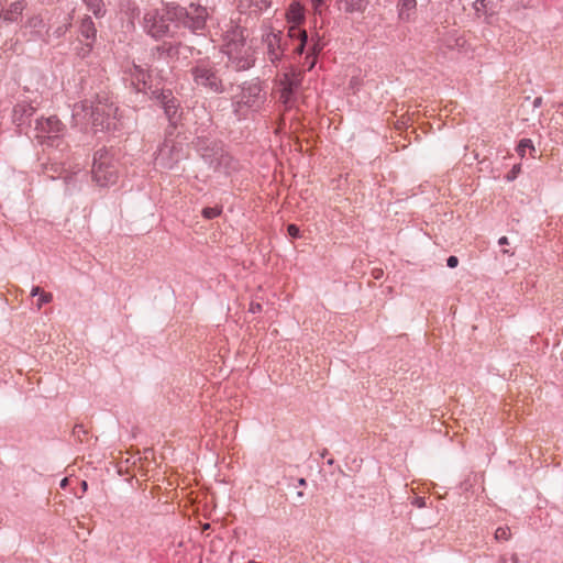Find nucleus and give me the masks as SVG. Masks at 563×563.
<instances>
[{
  "label": "nucleus",
  "instance_id": "8fccbe9b",
  "mask_svg": "<svg viewBox=\"0 0 563 563\" xmlns=\"http://www.w3.org/2000/svg\"><path fill=\"white\" fill-rule=\"evenodd\" d=\"M327 464H328V465H333V464H334V460H333V459H329V460L327 461Z\"/></svg>",
  "mask_w": 563,
  "mask_h": 563
},
{
  "label": "nucleus",
  "instance_id": "dca6fc26",
  "mask_svg": "<svg viewBox=\"0 0 563 563\" xmlns=\"http://www.w3.org/2000/svg\"><path fill=\"white\" fill-rule=\"evenodd\" d=\"M288 33L291 38L298 40V44L294 48V53H296L298 55H302L306 52V48H307V45L309 42L307 31L299 27L298 25H295L289 29Z\"/></svg>",
  "mask_w": 563,
  "mask_h": 563
},
{
  "label": "nucleus",
  "instance_id": "de8ad7c7",
  "mask_svg": "<svg viewBox=\"0 0 563 563\" xmlns=\"http://www.w3.org/2000/svg\"><path fill=\"white\" fill-rule=\"evenodd\" d=\"M501 252H503V254L514 255V253H512V252H510V251H509V250H507V249H504Z\"/></svg>",
  "mask_w": 563,
  "mask_h": 563
},
{
  "label": "nucleus",
  "instance_id": "603ef678",
  "mask_svg": "<svg viewBox=\"0 0 563 563\" xmlns=\"http://www.w3.org/2000/svg\"><path fill=\"white\" fill-rule=\"evenodd\" d=\"M328 454V450L324 449L322 452H321V456L324 457L325 455Z\"/></svg>",
  "mask_w": 563,
  "mask_h": 563
},
{
  "label": "nucleus",
  "instance_id": "cd10ccee",
  "mask_svg": "<svg viewBox=\"0 0 563 563\" xmlns=\"http://www.w3.org/2000/svg\"><path fill=\"white\" fill-rule=\"evenodd\" d=\"M235 99L236 100H233V102H232L233 114L235 115V118L238 120L245 119L246 118L245 109H247L246 104L242 103V101L239 100L238 98H235Z\"/></svg>",
  "mask_w": 563,
  "mask_h": 563
},
{
  "label": "nucleus",
  "instance_id": "412c9836",
  "mask_svg": "<svg viewBox=\"0 0 563 563\" xmlns=\"http://www.w3.org/2000/svg\"><path fill=\"white\" fill-rule=\"evenodd\" d=\"M147 90L150 99L157 101L161 106L173 93L170 89H159L157 87H153V85H150Z\"/></svg>",
  "mask_w": 563,
  "mask_h": 563
},
{
  "label": "nucleus",
  "instance_id": "c03bdc74",
  "mask_svg": "<svg viewBox=\"0 0 563 563\" xmlns=\"http://www.w3.org/2000/svg\"><path fill=\"white\" fill-rule=\"evenodd\" d=\"M498 244L504 246V245H508L509 244V241H508V238L507 236H501L499 240H498Z\"/></svg>",
  "mask_w": 563,
  "mask_h": 563
},
{
  "label": "nucleus",
  "instance_id": "1a4fd4ad",
  "mask_svg": "<svg viewBox=\"0 0 563 563\" xmlns=\"http://www.w3.org/2000/svg\"><path fill=\"white\" fill-rule=\"evenodd\" d=\"M198 151L203 162L213 170H220L223 162L232 161V156L225 153L216 142H211L210 144L199 142Z\"/></svg>",
  "mask_w": 563,
  "mask_h": 563
},
{
  "label": "nucleus",
  "instance_id": "72a5a7b5",
  "mask_svg": "<svg viewBox=\"0 0 563 563\" xmlns=\"http://www.w3.org/2000/svg\"><path fill=\"white\" fill-rule=\"evenodd\" d=\"M287 233L291 239H299L301 236L300 228L295 223L287 225Z\"/></svg>",
  "mask_w": 563,
  "mask_h": 563
},
{
  "label": "nucleus",
  "instance_id": "ddd939ff",
  "mask_svg": "<svg viewBox=\"0 0 563 563\" xmlns=\"http://www.w3.org/2000/svg\"><path fill=\"white\" fill-rule=\"evenodd\" d=\"M36 109L29 102H19L13 107L12 121L22 131L23 125H31Z\"/></svg>",
  "mask_w": 563,
  "mask_h": 563
},
{
  "label": "nucleus",
  "instance_id": "423d86ee",
  "mask_svg": "<svg viewBox=\"0 0 563 563\" xmlns=\"http://www.w3.org/2000/svg\"><path fill=\"white\" fill-rule=\"evenodd\" d=\"M166 15L167 3L164 5L162 12L157 9L145 12L142 21L144 31L155 40L170 35L169 23L172 22Z\"/></svg>",
  "mask_w": 563,
  "mask_h": 563
},
{
  "label": "nucleus",
  "instance_id": "7ed1b4c3",
  "mask_svg": "<svg viewBox=\"0 0 563 563\" xmlns=\"http://www.w3.org/2000/svg\"><path fill=\"white\" fill-rule=\"evenodd\" d=\"M190 74L194 82L209 92L221 95L228 91L219 75V69L209 58L198 59L191 67Z\"/></svg>",
  "mask_w": 563,
  "mask_h": 563
},
{
  "label": "nucleus",
  "instance_id": "c85d7f7f",
  "mask_svg": "<svg viewBox=\"0 0 563 563\" xmlns=\"http://www.w3.org/2000/svg\"><path fill=\"white\" fill-rule=\"evenodd\" d=\"M222 213V207L216 206V207H205L201 210V214L207 220H212L217 217H219Z\"/></svg>",
  "mask_w": 563,
  "mask_h": 563
},
{
  "label": "nucleus",
  "instance_id": "f03ea898",
  "mask_svg": "<svg viewBox=\"0 0 563 563\" xmlns=\"http://www.w3.org/2000/svg\"><path fill=\"white\" fill-rule=\"evenodd\" d=\"M119 168L120 163L114 147L102 146L93 153L91 175L98 186L114 185L119 179Z\"/></svg>",
  "mask_w": 563,
  "mask_h": 563
},
{
  "label": "nucleus",
  "instance_id": "473e14b6",
  "mask_svg": "<svg viewBox=\"0 0 563 563\" xmlns=\"http://www.w3.org/2000/svg\"><path fill=\"white\" fill-rule=\"evenodd\" d=\"M52 300H53V295L51 292H45V291L41 292V295L37 299V302H36L37 309L40 310L43 307V305L48 303Z\"/></svg>",
  "mask_w": 563,
  "mask_h": 563
},
{
  "label": "nucleus",
  "instance_id": "20e7f679",
  "mask_svg": "<svg viewBox=\"0 0 563 563\" xmlns=\"http://www.w3.org/2000/svg\"><path fill=\"white\" fill-rule=\"evenodd\" d=\"M64 123L56 117L38 118L35 120V135L34 137L42 144L48 147L60 148L64 144L62 136L65 131Z\"/></svg>",
  "mask_w": 563,
  "mask_h": 563
},
{
  "label": "nucleus",
  "instance_id": "f3484780",
  "mask_svg": "<svg viewBox=\"0 0 563 563\" xmlns=\"http://www.w3.org/2000/svg\"><path fill=\"white\" fill-rule=\"evenodd\" d=\"M368 3L369 0H340V8L346 13H363Z\"/></svg>",
  "mask_w": 563,
  "mask_h": 563
},
{
  "label": "nucleus",
  "instance_id": "6e6552de",
  "mask_svg": "<svg viewBox=\"0 0 563 563\" xmlns=\"http://www.w3.org/2000/svg\"><path fill=\"white\" fill-rule=\"evenodd\" d=\"M239 89L241 91L234 98L246 104L247 109L256 110L266 100V95L263 92L262 85L257 78L244 81L239 86Z\"/></svg>",
  "mask_w": 563,
  "mask_h": 563
},
{
  "label": "nucleus",
  "instance_id": "f704fd0d",
  "mask_svg": "<svg viewBox=\"0 0 563 563\" xmlns=\"http://www.w3.org/2000/svg\"><path fill=\"white\" fill-rule=\"evenodd\" d=\"M520 172H521L520 164L514 165L512 168L509 170V173L506 175V179L508 181L515 180L518 177V175L520 174Z\"/></svg>",
  "mask_w": 563,
  "mask_h": 563
},
{
  "label": "nucleus",
  "instance_id": "a19ab883",
  "mask_svg": "<svg viewBox=\"0 0 563 563\" xmlns=\"http://www.w3.org/2000/svg\"><path fill=\"white\" fill-rule=\"evenodd\" d=\"M221 168H223L227 173L229 172V169H234V159L232 158L231 162H223Z\"/></svg>",
  "mask_w": 563,
  "mask_h": 563
},
{
  "label": "nucleus",
  "instance_id": "aec40b11",
  "mask_svg": "<svg viewBox=\"0 0 563 563\" xmlns=\"http://www.w3.org/2000/svg\"><path fill=\"white\" fill-rule=\"evenodd\" d=\"M323 43L321 42L319 35L317 34L311 38V45L308 49L307 58L310 59L308 70L312 69L317 62L318 54L322 51Z\"/></svg>",
  "mask_w": 563,
  "mask_h": 563
},
{
  "label": "nucleus",
  "instance_id": "a18cd8bd",
  "mask_svg": "<svg viewBox=\"0 0 563 563\" xmlns=\"http://www.w3.org/2000/svg\"><path fill=\"white\" fill-rule=\"evenodd\" d=\"M174 130L173 128H169V125L167 126V130H166V139H168L169 135H172L174 133Z\"/></svg>",
  "mask_w": 563,
  "mask_h": 563
},
{
  "label": "nucleus",
  "instance_id": "2eb2a0df",
  "mask_svg": "<svg viewBox=\"0 0 563 563\" xmlns=\"http://www.w3.org/2000/svg\"><path fill=\"white\" fill-rule=\"evenodd\" d=\"M79 32L82 37H85L87 41H89L86 44V46H87V52H90L93 47V43L97 37V29H96V25L90 16L86 15L81 20V23L79 26Z\"/></svg>",
  "mask_w": 563,
  "mask_h": 563
},
{
  "label": "nucleus",
  "instance_id": "c756f323",
  "mask_svg": "<svg viewBox=\"0 0 563 563\" xmlns=\"http://www.w3.org/2000/svg\"><path fill=\"white\" fill-rule=\"evenodd\" d=\"M87 434H88V430L85 428L84 424H81V423L75 424V427L73 429V435L79 442H84L86 440V438H87Z\"/></svg>",
  "mask_w": 563,
  "mask_h": 563
},
{
  "label": "nucleus",
  "instance_id": "f257e3e1",
  "mask_svg": "<svg viewBox=\"0 0 563 563\" xmlns=\"http://www.w3.org/2000/svg\"><path fill=\"white\" fill-rule=\"evenodd\" d=\"M167 19L176 27H184L192 34L201 35L207 30V21L210 16L208 8L191 2L188 7L177 3H167Z\"/></svg>",
  "mask_w": 563,
  "mask_h": 563
},
{
  "label": "nucleus",
  "instance_id": "9d476101",
  "mask_svg": "<svg viewBox=\"0 0 563 563\" xmlns=\"http://www.w3.org/2000/svg\"><path fill=\"white\" fill-rule=\"evenodd\" d=\"M183 157L181 144H176L169 139H165L158 147L155 162L164 168L172 169Z\"/></svg>",
  "mask_w": 563,
  "mask_h": 563
},
{
  "label": "nucleus",
  "instance_id": "58836bf2",
  "mask_svg": "<svg viewBox=\"0 0 563 563\" xmlns=\"http://www.w3.org/2000/svg\"><path fill=\"white\" fill-rule=\"evenodd\" d=\"M131 86L133 87L136 93L143 92L147 93L148 90H142V84L136 82L134 79L131 80Z\"/></svg>",
  "mask_w": 563,
  "mask_h": 563
},
{
  "label": "nucleus",
  "instance_id": "37998d69",
  "mask_svg": "<svg viewBox=\"0 0 563 563\" xmlns=\"http://www.w3.org/2000/svg\"><path fill=\"white\" fill-rule=\"evenodd\" d=\"M541 104H542V98L541 97H537V98L533 99V101H532L533 108H539V107H541Z\"/></svg>",
  "mask_w": 563,
  "mask_h": 563
},
{
  "label": "nucleus",
  "instance_id": "a878e982",
  "mask_svg": "<svg viewBox=\"0 0 563 563\" xmlns=\"http://www.w3.org/2000/svg\"><path fill=\"white\" fill-rule=\"evenodd\" d=\"M527 150H529L530 154L533 156V153L536 152V147H534L532 141L530 139H521L516 146V152L518 153V155L520 157L523 158L526 156Z\"/></svg>",
  "mask_w": 563,
  "mask_h": 563
},
{
  "label": "nucleus",
  "instance_id": "2f4dec72",
  "mask_svg": "<svg viewBox=\"0 0 563 563\" xmlns=\"http://www.w3.org/2000/svg\"><path fill=\"white\" fill-rule=\"evenodd\" d=\"M71 15H68L67 18V22L57 26L54 31H53V35L57 38L64 36L66 34V32L68 31L69 26L71 25Z\"/></svg>",
  "mask_w": 563,
  "mask_h": 563
},
{
  "label": "nucleus",
  "instance_id": "6ab92c4d",
  "mask_svg": "<svg viewBox=\"0 0 563 563\" xmlns=\"http://www.w3.org/2000/svg\"><path fill=\"white\" fill-rule=\"evenodd\" d=\"M272 5V0H239L240 9H250L255 13H261L262 11L268 9Z\"/></svg>",
  "mask_w": 563,
  "mask_h": 563
},
{
  "label": "nucleus",
  "instance_id": "49530a36",
  "mask_svg": "<svg viewBox=\"0 0 563 563\" xmlns=\"http://www.w3.org/2000/svg\"><path fill=\"white\" fill-rule=\"evenodd\" d=\"M298 485L299 486H306L307 485V481L305 478H298Z\"/></svg>",
  "mask_w": 563,
  "mask_h": 563
},
{
  "label": "nucleus",
  "instance_id": "bb28decb",
  "mask_svg": "<svg viewBox=\"0 0 563 563\" xmlns=\"http://www.w3.org/2000/svg\"><path fill=\"white\" fill-rule=\"evenodd\" d=\"M277 42L276 35H274L273 40H269L268 42V57L271 62L275 63L276 60H279L282 57V52L279 47H275V43Z\"/></svg>",
  "mask_w": 563,
  "mask_h": 563
},
{
  "label": "nucleus",
  "instance_id": "f8f14e48",
  "mask_svg": "<svg viewBox=\"0 0 563 563\" xmlns=\"http://www.w3.org/2000/svg\"><path fill=\"white\" fill-rule=\"evenodd\" d=\"M302 74L301 71L291 68L289 71H286L280 79L282 86V98L285 102H289L291 98L296 95L299 87L301 86Z\"/></svg>",
  "mask_w": 563,
  "mask_h": 563
},
{
  "label": "nucleus",
  "instance_id": "4be33fe9",
  "mask_svg": "<svg viewBox=\"0 0 563 563\" xmlns=\"http://www.w3.org/2000/svg\"><path fill=\"white\" fill-rule=\"evenodd\" d=\"M132 79L136 82L142 84V90H147L148 86L152 85L148 80L151 79V75L143 69L141 66H134V73L132 74Z\"/></svg>",
  "mask_w": 563,
  "mask_h": 563
},
{
  "label": "nucleus",
  "instance_id": "c9c22d12",
  "mask_svg": "<svg viewBox=\"0 0 563 563\" xmlns=\"http://www.w3.org/2000/svg\"><path fill=\"white\" fill-rule=\"evenodd\" d=\"M488 0H476L474 3V9L477 13L484 12L486 13Z\"/></svg>",
  "mask_w": 563,
  "mask_h": 563
},
{
  "label": "nucleus",
  "instance_id": "0eeeda50",
  "mask_svg": "<svg viewBox=\"0 0 563 563\" xmlns=\"http://www.w3.org/2000/svg\"><path fill=\"white\" fill-rule=\"evenodd\" d=\"M82 109L90 110L89 115L92 123V126L96 131H107L110 132L115 130L117 123L114 118L112 117V107L108 104H102L100 101L97 103L87 104V101L82 104Z\"/></svg>",
  "mask_w": 563,
  "mask_h": 563
},
{
  "label": "nucleus",
  "instance_id": "4468645a",
  "mask_svg": "<svg viewBox=\"0 0 563 563\" xmlns=\"http://www.w3.org/2000/svg\"><path fill=\"white\" fill-rule=\"evenodd\" d=\"M164 110V114L167 118L169 122V128L176 129L177 121L180 118L181 113L180 110V101L174 96V93L170 95L165 102L161 106Z\"/></svg>",
  "mask_w": 563,
  "mask_h": 563
},
{
  "label": "nucleus",
  "instance_id": "7c9ffc66",
  "mask_svg": "<svg viewBox=\"0 0 563 563\" xmlns=\"http://www.w3.org/2000/svg\"><path fill=\"white\" fill-rule=\"evenodd\" d=\"M511 537L509 527H498L495 531V539L498 541H507Z\"/></svg>",
  "mask_w": 563,
  "mask_h": 563
},
{
  "label": "nucleus",
  "instance_id": "6e6d98bb",
  "mask_svg": "<svg viewBox=\"0 0 563 563\" xmlns=\"http://www.w3.org/2000/svg\"><path fill=\"white\" fill-rule=\"evenodd\" d=\"M297 496H298V497H302V496H303V493H302V492H298V493H297Z\"/></svg>",
  "mask_w": 563,
  "mask_h": 563
},
{
  "label": "nucleus",
  "instance_id": "79ce46f5",
  "mask_svg": "<svg viewBox=\"0 0 563 563\" xmlns=\"http://www.w3.org/2000/svg\"><path fill=\"white\" fill-rule=\"evenodd\" d=\"M41 292H43V290L38 286H34L31 290V296L32 297L40 296Z\"/></svg>",
  "mask_w": 563,
  "mask_h": 563
},
{
  "label": "nucleus",
  "instance_id": "e433bc0d",
  "mask_svg": "<svg viewBox=\"0 0 563 563\" xmlns=\"http://www.w3.org/2000/svg\"><path fill=\"white\" fill-rule=\"evenodd\" d=\"M459 265V258L455 255H451L446 258V266L450 268H455Z\"/></svg>",
  "mask_w": 563,
  "mask_h": 563
},
{
  "label": "nucleus",
  "instance_id": "393cba45",
  "mask_svg": "<svg viewBox=\"0 0 563 563\" xmlns=\"http://www.w3.org/2000/svg\"><path fill=\"white\" fill-rule=\"evenodd\" d=\"M23 8L24 7L22 0L13 1L5 12L3 19L5 21H14L18 15L22 14Z\"/></svg>",
  "mask_w": 563,
  "mask_h": 563
},
{
  "label": "nucleus",
  "instance_id": "5fc2aeb1",
  "mask_svg": "<svg viewBox=\"0 0 563 563\" xmlns=\"http://www.w3.org/2000/svg\"><path fill=\"white\" fill-rule=\"evenodd\" d=\"M322 3V0H316V7L321 4Z\"/></svg>",
  "mask_w": 563,
  "mask_h": 563
},
{
  "label": "nucleus",
  "instance_id": "39448f33",
  "mask_svg": "<svg viewBox=\"0 0 563 563\" xmlns=\"http://www.w3.org/2000/svg\"><path fill=\"white\" fill-rule=\"evenodd\" d=\"M229 65L235 71L247 70L255 64V56L252 46L246 45L244 40L232 41L228 44Z\"/></svg>",
  "mask_w": 563,
  "mask_h": 563
},
{
  "label": "nucleus",
  "instance_id": "9b49d317",
  "mask_svg": "<svg viewBox=\"0 0 563 563\" xmlns=\"http://www.w3.org/2000/svg\"><path fill=\"white\" fill-rule=\"evenodd\" d=\"M181 48L188 52L194 49V47L184 45L181 42L164 41L162 44L156 45L151 49V56L153 60H164L169 63L170 60L179 59Z\"/></svg>",
  "mask_w": 563,
  "mask_h": 563
},
{
  "label": "nucleus",
  "instance_id": "864d4df0",
  "mask_svg": "<svg viewBox=\"0 0 563 563\" xmlns=\"http://www.w3.org/2000/svg\"><path fill=\"white\" fill-rule=\"evenodd\" d=\"M58 1H59V0H49L47 3H48V4H53V3L58 2Z\"/></svg>",
  "mask_w": 563,
  "mask_h": 563
},
{
  "label": "nucleus",
  "instance_id": "4c0bfd02",
  "mask_svg": "<svg viewBox=\"0 0 563 563\" xmlns=\"http://www.w3.org/2000/svg\"><path fill=\"white\" fill-rule=\"evenodd\" d=\"M263 309V306L260 302H251L249 311L252 313H258Z\"/></svg>",
  "mask_w": 563,
  "mask_h": 563
},
{
  "label": "nucleus",
  "instance_id": "a211bd4d",
  "mask_svg": "<svg viewBox=\"0 0 563 563\" xmlns=\"http://www.w3.org/2000/svg\"><path fill=\"white\" fill-rule=\"evenodd\" d=\"M417 7V0H399L398 18L400 21L408 22Z\"/></svg>",
  "mask_w": 563,
  "mask_h": 563
},
{
  "label": "nucleus",
  "instance_id": "b1692460",
  "mask_svg": "<svg viewBox=\"0 0 563 563\" xmlns=\"http://www.w3.org/2000/svg\"><path fill=\"white\" fill-rule=\"evenodd\" d=\"M87 8L96 18H102L106 14L103 0H82Z\"/></svg>",
  "mask_w": 563,
  "mask_h": 563
},
{
  "label": "nucleus",
  "instance_id": "3c124183",
  "mask_svg": "<svg viewBox=\"0 0 563 563\" xmlns=\"http://www.w3.org/2000/svg\"><path fill=\"white\" fill-rule=\"evenodd\" d=\"M66 483H67V478H64V479L60 482V486H62V487H65V486H66Z\"/></svg>",
  "mask_w": 563,
  "mask_h": 563
},
{
  "label": "nucleus",
  "instance_id": "5701e85b",
  "mask_svg": "<svg viewBox=\"0 0 563 563\" xmlns=\"http://www.w3.org/2000/svg\"><path fill=\"white\" fill-rule=\"evenodd\" d=\"M64 172V166L60 163L55 162L43 165V173L51 179L62 177Z\"/></svg>",
  "mask_w": 563,
  "mask_h": 563
},
{
  "label": "nucleus",
  "instance_id": "09e8293b",
  "mask_svg": "<svg viewBox=\"0 0 563 563\" xmlns=\"http://www.w3.org/2000/svg\"><path fill=\"white\" fill-rule=\"evenodd\" d=\"M81 486H82V489H84V490H87V488H88V484H87V482L82 481V482H81Z\"/></svg>",
  "mask_w": 563,
  "mask_h": 563
},
{
  "label": "nucleus",
  "instance_id": "ea45409f",
  "mask_svg": "<svg viewBox=\"0 0 563 563\" xmlns=\"http://www.w3.org/2000/svg\"><path fill=\"white\" fill-rule=\"evenodd\" d=\"M412 505H415L418 508L426 507V498L424 497H416L412 501Z\"/></svg>",
  "mask_w": 563,
  "mask_h": 563
}]
</instances>
